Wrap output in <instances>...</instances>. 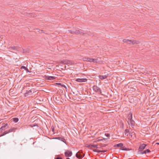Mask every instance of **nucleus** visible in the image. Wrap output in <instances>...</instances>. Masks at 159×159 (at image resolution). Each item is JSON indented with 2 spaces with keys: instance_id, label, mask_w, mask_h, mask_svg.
<instances>
[{
  "instance_id": "f257e3e1",
  "label": "nucleus",
  "mask_w": 159,
  "mask_h": 159,
  "mask_svg": "<svg viewBox=\"0 0 159 159\" xmlns=\"http://www.w3.org/2000/svg\"><path fill=\"white\" fill-rule=\"evenodd\" d=\"M83 60L84 61H88L90 62H93L94 63H97V59H93L91 58L84 57L83 58Z\"/></svg>"
},
{
  "instance_id": "f03ea898",
  "label": "nucleus",
  "mask_w": 159,
  "mask_h": 159,
  "mask_svg": "<svg viewBox=\"0 0 159 159\" xmlns=\"http://www.w3.org/2000/svg\"><path fill=\"white\" fill-rule=\"evenodd\" d=\"M147 145L144 143L142 144L139 147L138 149V153L142 152L143 150L144 149Z\"/></svg>"
},
{
  "instance_id": "7ed1b4c3",
  "label": "nucleus",
  "mask_w": 159,
  "mask_h": 159,
  "mask_svg": "<svg viewBox=\"0 0 159 159\" xmlns=\"http://www.w3.org/2000/svg\"><path fill=\"white\" fill-rule=\"evenodd\" d=\"M93 90L95 92H99L100 93H102L101 90L96 85H94L93 87Z\"/></svg>"
},
{
  "instance_id": "20e7f679",
  "label": "nucleus",
  "mask_w": 159,
  "mask_h": 159,
  "mask_svg": "<svg viewBox=\"0 0 159 159\" xmlns=\"http://www.w3.org/2000/svg\"><path fill=\"white\" fill-rule=\"evenodd\" d=\"M65 156L66 157H69L71 156L72 153L71 151L67 150L64 153Z\"/></svg>"
},
{
  "instance_id": "39448f33",
  "label": "nucleus",
  "mask_w": 159,
  "mask_h": 159,
  "mask_svg": "<svg viewBox=\"0 0 159 159\" xmlns=\"http://www.w3.org/2000/svg\"><path fill=\"white\" fill-rule=\"evenodd\" d=\"M9 128L7 124L6 123L5 124V125L2 126L0 128V133L2 132L3 130H5L6 129Z\"/></svg>"
},
{
  "instance_id": "423d86ee",
  "label": "nucleus",
  "mask_w": 159,
  "mask_h": 159,
  "mask_svg": "<svg viewBox=\"0 0 159 159\" xmlns=\"http://www.w3.org/2000/svg\"><path fill=\"white\" fill-rule=\"evenodd\" d=\"M44 78L46 80H52L55 79L56 78V77L53 76H47L45 75Z\"/></svg>"
},
{
  "instance_id": "0eeeda50",
  "label": "nucleus",
  "mask_w": 159,
  "mask_h": 159,
  "mask_svg": "<svg viewBox=\"0 0 159 159\" xmlns=\"http://www.w3.org/2000/svg\"><path fill=\"white\" fill-rule=\"evenodd\" d=\"M87 80L85 78L80 79L78 78L75 80V81L78 82H83L87 81Z\"/></svg>"
},
{
  "instance_id": "6e6552de",
  "label": "nucleus",
  "mask_w": 159,
  "mask_h": 159,
  "mask_svg": "<svg viewBox=\"0 0 159 159\" xmlns=\"http://www.w3.org/2000/svg\"><path fill=\"white\" fill-rule=\"evenodd\" d=\"M81 30H75V34L78 35V34H84V33L81 31Z\"/></svg>"
},
{
  "instance_id": "1a4fd4ad",
  "label": "nucleus",
  "mask_w": 159,
  "mask_h": 159,
  "mask_svg": "<svg viewBox=\"0 0 159 159\" xmlns=\"http://www.w3.org/2000/svg\"><path fill=\"white\" fill-rule=\"evenodd\" d=\"M128 123L129 125H130L132 128H134L135 123L133 120H130L129 122H128Z\"/></svg>"
},
{
  "instance_id": "9d476101",
  "label": "nucleus",
  "mask_w": 159,
  "mask_h": 159,
  "mask_svg": "<svg viewBox=\"0 0 159 159\" xmlns=\"http://www.w3.org/2000/svg\"><path fill=\"white\" fill-rule=\"evenodd\" d=\"M130 43H131L132 44H138L139 42L138 41L135 40H130Z\"/></svg>"
},
{
  "instance_id": "9b49d317",
  "label": "nucleus",
  "mask_w": 159,
  "mask_h": 159,
  "mask_svg": "<svg viewBox=\"0 0 159 159\" xmlns=\"http://www.w3.org/2000/svg\"><path fill=\"white\" fill-rule=\"evenodd\" d=\"M84 155H83L81 153H78V152H77L76 154V157L79 158H82L84 157Z\"/></svg>"
},
{
  "instance_id": "f8f14e48",
  "label": "nucleus",
  "mask_w": 159,
  "mask_h": 159,
  "mask_svg": "<svg viewBox=\"0 0 159 159\" xmlns=\"http://www.w3.org/2000/svg\"><path fill=\"white\" fill-rule=\"evenodd\" d=\"M151 152V151L149 149H147L146 150L144 151L143 152H140V153H139V154H146L147 153H149Z\"/></svg>"
},
{
  "instance_id": "ddd939ff",
  "label": "nucleus",
  "mask_w": 159,
  "mask_h": 159,
  "mask_svg": "<svg viewBox=\"0 0 159 159\" xmlns=\"http://www.w3.org/2000/svg\"><path fill=\"white\" fill-rule=\"evenodd\" d=\"M123 146V144L122 143H119L116 144L114 146V147H120V148H122Z\"/></svg>"
},
{
  "instance_id": "4468645a",
  "label": "nucleus",
  "mask_w": 159,
  "mask_h": 159,
  "mask_svg": "<svg viewBox=\"0 0 159 159\" xmlns=\"http://www.w3.org/2000/svg\"><path fill=\"white\" fill-rule=\"evenodd\" d=\"M75 62L72 61L67 60V65H72L74 64Z\"/></svg>"
},
{
  "instance_id": "2eb2a0df",
  "label": "nucleus",
  "mask_w": 159,
  "mask_h": 159,
  "mask_svg": "<svg viewBox=\"0 0 159 159\" xmlns=\"http://www.w3.org/2000/svg\"><path fill=\"white\" fill-rule=\"evenodd\" d=\"M32 91L31 90H30L28 91H27L25 93V96H27L28 95L31 94H32Z\"/></svg>"
},
{
  "instance_id": "dca6fc26",
  "label": "nucleus",
  "mask_w": 159,
  "mask_h": 159,
  "mask_svg": "<svg viewBox=\"0 0 159 159\" xmlns=\"http://www.w3.org/2000/svg\"><path fill=\"white\" fill-rule=\"evenodd\" d=\"M8 49L9 50H16V47L15 46L9 47Z\"/></svg>"
},
{
  "instance_id": "f3484780",
  "label": "nucleus",
  "mask_w": 159,
  "mask_h": 159,
  "mask_svg": "<svg viewBox=\"0 0 159 159\" xmlns=\"http://www.w3.org/2000/svg\"><path fill=\"white\" fill-rule=\"evenodd\" d=\"M67 60H63L62 61H61L60 62V64H67Z\"/></svg>"
},
{
  "instance_id": "a211bd4d",
  "label": "nucleus",
  "mask_w": 159,
  "mask_h": 159,
  "mask_svg": "<svg viewBox=\"0 0 159 159\" xmlns=\"http://www.w3.org/2000/svg\"><path fill=\"white\" fill-rule=\"evenodd\" d=\"M123 42L127 44H130V40L124 39L123 40Z\"/></svg>"
},
{
  "instance_id": "6ab92c4d",
  "label": "nucleus",
  "mask_w": 159,
  "mask_h": 159,
  "mask_svg": "<svg viewBox=\"0 0 159 159\" xmlns=\"http://www.w3.org/2000/svg\"><path fill=\"white\" fill-rule=\"evenodd\" d=\"M16 128H11L9 130H8L9 133L12 132H15L16 129Z\"/></svg>"
},
{
  "instance_id": "aec40b11",
  "label": "nucleus",
  "mask_w": 159,
  "mask_h": 159,
  "mask_svg": "<svg viewBox=\"0 0 159 159\" xmlns=\"http://www.w3.org/2000/svg\"><path fill=\"white\" fill-rule=\"evenodd\" d=\"M56 139L63 141L64 143H65L66 142V140L64 138L61 137H58Z\"/></svg>"
},
{
  "instance_id": "412c9836",
  "label": "nucleus",
  "mask_w": 159,
  "mask_h": 159,
  "mask_svg": "<svg viewBox=\"0 0 159 159\" xmlns=\"http://www.w3.org/2000/svg\"><path fill=\"white\" fill-rule=\"evenodd\" d=\"M107 77V76L106 75H100L99 76V78L101 80L104 79Z\"/></svg>"
},
{
  "instance_id": "4be33fe9",
  "label": "nucleus",
  "mask_w": 159,
  "mask_h": 159,
  "mask_svg": "<svg viewBox=\"0 0 159 159\" xmlns=\"http://www.w3.org/2000/svg\"><path fill=\"white\" fill-rule=\"evenodd\" d=\"M120 149L122 150H125V151H128L129 150V148H128L126 147H125V146H123L122 148H120Z\"/></svg>"
},
{
  "instance_id": "5701e85b",
  "label": "nucleus",
  "mask_w": 159,
  "mask_h": 159,
  "mask_svg": "<svg viewBox=\"0 0 159 159\" xmlns=\"http://www.w3.org/2000/svg\"><path fill=\"white\" fill-rule=\"evenodd\" d=\"M8 133H9V132L8 131H5L4 132H3V133L2 134H1L0 135V137H1L5 135H6V134H7Z\"/></svg>"
},
{
  "instance_id": "b1692460",
  "label": "nucleus",
  "mask_w": 159,
  "mask_h": 159,
  "mask_svg": "<svg viewBox=\"0 0 159 159\" xmlns=\"http://www.w3.org/2000/svg\"><path fill=\"white\" fill-rule=\"evenodd\" d=\"M13 121L16 123V122H17L18 120H19V119L17 118H14L13 119Z\"/></svg>"
},
{
  "instance_id": "393cba45",
  "label": "nucleus",
  "mask_w": 159,
  "mask_h": 159,
  "mask_svg": "<svg viewBox=\"0 0 159 159\" xmlns=\"http://www.w3.org/2000/svg\"><path fill=\"white\" fill-rule=\"evenodd\" d=\"M129 130L128 129H126L125 130V135H128V133H129Z\"/></svg>"
},
{
  "instance_id": "a878e982",
  "label": "nucleus",
  "mask_w": 159,
  "mask_h": 159,
  "mask_svg": "<svg viewBox=\"0 0 159 159\" xmlns=\"http://www.w3.org/2000/svg\"><path fill=\"white\" fill-rule=\"evenodd\" d=\"M130 116H129L128 118V119L129 120H132V113L130 112Z\"/></svg>"
},
{
  "instance_id": "bb28decb",
  "label": "nucleus",
  "mask_w": 159,
  "mask_h": 159,
  "mask_svg": "<svg viewBox=\"0 0 159 159\" xmlns=\"http://www.w3.org/2000/svg\"><path fill=\"white\" fill-rule=\"evenodd\" d=\"M93 151L94 152H96L98 153H100L101 152V150H97V149H94L93 150Z\"/></svg>"
},
{
  "instance_id": "cd10ccee",
  "label": "nucleus",
  "mask_w": 159,
  "mask_h": 159,
  "mask_svg": "<svg viewBox=\"0 0 159 159\" xmlns=\"http://www.w3.org/2000/svg\"><path fill=\"white\" fill-rule=\"evenodd\" d=\"M68 31L71 34H75V30H69Z\"/></svg>"
},
{
  "instance_id": "c85d7f7f",
  "label": "nucleus",
  "mask_w": 159,
  "mask_h": 159,
  "mask_svg": "<svg viewBox=\"0 0 159 159\" xmlns=\"http://www.w3.org/2000/svg\"><path fill=\"white\" fill-rule=\"evenodd\" d=\"M98 145H95V144H92L91 145V146L94 148H98V147H97Z\"/></svg>"
},
{
  "instance_id": "c756f323",
  "label": "nucleus",
  "mask_w": 159,
  "mask_h": 159,
  "mask_svg": "<svg viewBox=\"0 0 159 159\" xmlns=\"http://www.w3.org/2000/svg\"><path fill=\"white\" fill-rule=\"evenodd\" d=\"M20 69H23L25 70H26L27 69V68L24 66H22L21 67Z\"/></svg>"
},
{
  "instance_id": "7c9ffc66",
  "label": "nucleus",
  "mask_w": 159,
  "mask_h": 159,
  "mask_svg": "<svg viewBox=\"0 0 159 159\" xmlns=\"http://www.w3.org/2000/svg\"><path fill=\"white\" fill-rule=\"evenodd\" d=\"M60 97H56L55 98V100L58 101L60 100Z\"/></svg>"
},
{
  "instance_id": "2f4dec72",
  "label": "nucleus",
  "mask_w": 159,
  "mask_h": 159,
  "mask_svg": "<svg viewBox=\"0 0 159 159\" xmlns=\"http://www.w3.org/2000/svg\"><path fill=\"white\" fill-rule=\"evenodd\" d=\"M36 125H37V124H34V125H29V126L31 127H33V126H35Z\"/></svg>"
},
{
  "instance_id": "473e14b6",
  "label": "nucleus",
  "mask_w": 159,
  "mask_h": 159,
  "mask_svg": "<svg viewBox=\"0 0 159 159\" xmlns=\"http://www.w3.org/2000/svg\"><path fill=\"white\" fill-rule=\"evenodd\" d=\"M105 135L108 137H109L110 136V134L108 133H106L105 134Z\"/></svg>"
},
{
  "instance_id": "72a5a7b5",
  "label": "nucleus",
  "mask_w": 159,
  "mask_h": 159,
  "mask_svg": "<svg viewBox=\"0 0 159 159\" xmlns=\"http://www.w3.org/2000/svg\"><path fill=\"white\" fill-rule=\"evenodd\" d=\"M55 159H62V158L60 157H57L55 158Z\"/></svg>"
},
{
  "instance_id": "f704fd0d",
  "label": "nucleus",
  "mask_w": 159,
  "mask_h": 159,
  "mask_svg": "<svg viewBox=\"0 0 159 159\" xmlns=\"http://www.w3.org/2000/svg\"><path fill=\"white\" fill-rule=\"evenodd\" d=\"M107 151V150H101V152H105Z\"/></svg>"
},
{
  "instance_id": "c9c22d12",
  "label": "nucleus",
  "mask_w": 159,
  "mask_h": 159,
  "mask_svg": "<svg viewBox=\"0 0 159 159\" xmlns=\"http://www.w3.org/2000/svg\"><path fill=\"white\" fill-rule=\"evenodd\" d=\"M61 86L64 87V88H65L66 89V86L65 85H64L63 84H62V85H61Z\"/></svg>"
},
{
  "instance_id": "e433bc0d",
  "label": "nucleus",
  "mask_w": 159,
  "mask_h": 159,
  "mask_svg": "<svg viewBox=\"0 0 159 159\" xmlns=\"http://www.w3.org/2000/svg\"><path fill=\"white\" fill-rule=\"evenodd\" d=\"M57 85H61H61H62V84L61 83H57Z\"/></svg>"
},
{
  "instance_id": "4c0bfd02",
  "label": "nucleus",
  "mask_w": 159,
  "mask_h": 159,
  "mask_svg": "<svg viewBox=\"0 0 159 159\" xmlns=\"http://www.w3.org/2000/svg\"><path fill=\"white\" fill-rule=\"evenodd\" d=\"M131 134L132 135H135V133H134V132H133L131 133Z\"/></svg>"
},
{
  "instance_id": "58836bf2",
  "label": "nucleus",
  "mask_w": 159,
  "mask_h": 159,
  "mask_svg": "<svg viewBox=\"0 0 159 159\" xmlns=\"http://www.w3.org/2000/svg\"><path fill=\"white\" fill-rule=\"evenodd\" d=\"M102 139H99L98 140V141H101L102 140Z\"/></svg>"
},
{
  "instance_id": "ea45409f",
  "label": "nucleus",
  "mask_w": 159,
  "mask_h": 159,
  "mask_svg": "<svg viewBox=\"0 0 159 159\" xmlns=\"http://www.w3.org/2000/svg\"><path fill=\"white\" fill-rule=\"evenodd\" d=\"M27 72H29V70L28 68H27V69L26 70H25Z\"/></svg>"
},
{
  "instance_id": "a19ab883",
  "label": "nucleus",
  "mask_w": 159,
  "mask_h": 159,
  "mask_svg": "<svg viewBox=\"0 0 159 159\" xmlns=\"http://www.w3.org/2000/svg\"><path fill=\"white\" fill-rule=\"evenodd\" d=\"M52 130L53 132L54 131V128H52Z\"/></svg>"
},
{
  "instance_id": "79ce46f5",
  "label": "nucleus",
  "mask_w": 159,
  "mask_h": 159,
  "mask_svg": "<svg viewBox=\"0 0 159 159\" xmlns=\"http://www.w3.org/2000/svg\"><path fill=\"white\" fill-rule=\"evenodd\" d=\"M40 31H41V32H40V33H42V32H43V30H41Z\"/></svg>"
},
{
  "instance_id": "37998d69",
  "label": "nucleus",
  "mask_w": 159,
  "mask_h": 159,
  "mask_svg": "<svg viewBox=\"0 0 159 159\" xmlns=\"http://www.w3.org/2000/svg\"><path fill=\"white\" fill-rule=\"evenodd\" d=\"M156 144H157V145H159V143H156Z\"/></svg>"
},
{
  "instance_id": "c03bdc74",
  "label": "nucleus",
  "mask_w": 159,
  "mask_h": 159,
  "mask_svg": "<svg viewBox=\"0 0 159 159\" xmlns=\"http://www.w3.org/2000/svg\"><path fill=\"white\" fill-rule=\"evenodd\" d=\"M107 145H104V146H102V147H106V146H107Z\"/></svg>"
},
{
  "instance_id": "a18cd8bd",
  "label": "nucleus",
  "mask_w": 159,
  "mask_h": 159,
  "mask_svg": "<svg viewBox=\"0 0 159 159\" xmlns=\"http://www.w3.org/2000/svg\"><path fill=\"white\" fill-rule=\"evenodd\" d=\"M104 140H105V139H105V138H103V139Z\"/></svg>"
}]
</instances>
